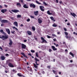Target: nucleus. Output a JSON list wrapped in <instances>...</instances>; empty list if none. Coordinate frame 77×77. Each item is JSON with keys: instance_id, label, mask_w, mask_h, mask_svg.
I'll return each mask as SVG.
<instances>
[{"instance_id": "obj_7", "label": "nucleus", "mask_w": 77, "mask_h": 77, "mask_svg": "<svg viewBox=\"0 0 77 77\" xmlns=\"http://www.w3.org/2000/svg\"><path fill=\"white\" fill-rule=\"evenodd\" d=\"M1 22L3 23H8V21L7 20H3L1 21Z\"/></svg>"}, {"instance_id": "obj_55", "label": "nucleus", "mask_w": 77, "mask_h": 77, "mask_svg": "<svg viewBox=\"0 0 77 77\" xmlns=\"http://www.w3.org/2000/svg\"><path fill=\"white\" fill-rule=\"evenodd\" d=\"M28 55L29 56H32V54H31L30 53L28 54Z\"/></svg>"}, {"instance_id": "obj_45", "label": "nucleus", "mask_w": 77, "mask_h": 77, "mask_svg": "<svg viewBox=\"0 0 77 77\" xmlns=\"http://www.w3.org/2000/svg\"><path fill=\"white\" fill-rule=\"evenodd\" d=\"M30 20L29 19H28L27 20V21H28V22H29V21H30Z\"/></svg>"}, {"instance_id": "obj_46", "label": "nucleus", "mask_w": 77, "mask_h": 77, "mask_svg": "<svg viewBox=\"0 0 77 77\" xmlns=\"http://www.w3.org/2000/svg\"><path fill=\"white\" fill-rule=\"evenodd\" d=\"M65 37L66 38V39H68V36L67 35H66Z\"/></svg>"}, {"instance_id": "obj_47", "label": "nucleus", "mask_w": 77, "mask_h": 77, "mask_svg": "<svg viewBox=\"0 0 77 77\" xmlns=\"http://www.w3.org/2000/svg\"><path fill=\"white\" fill-rule=\"evenodd\" d=\"M11 20H14V17H11Z\"/></svg>"}, {"instance_id": "obj_17", "label": "nucleus", "mask_w": 77, "mask_h": 77, "mask_svg": "<svg viewBox=\"0 0 77 77\" xmlns=\"http://www.w3.org/2000/svg\"><path fill=\"white\" fill-rule=\"evenodd\" d=\"M35 15L36 16L38 15V11H34V12Z\"/></svg>"}, {"instance_id": "obj_6", "label": "nucleus", "mask_w": 77, "mask_h": 77, "mask_svg": "<svg viewBox=\"0 0 77 77\" xmlns=\"http://www.w3.org/2000/svg\"><path fill=\"white\" fill-rule=\"evenodd\" d=\"M40 8L41 11H44V7L42 6H40Z\"/></svg>"}, {"instance_id": "obj_15", "label": "nucleus", "mask_w": 77, "mask_h": 77, "mask_svg": "<svg viewBox=\"0 0 77 77\" xmlns=\"http://www.w3.org/2000/svg\"><path fill=\"white\" fill-rule=\"evenodd\" d=\"M14 25H15L16 27H18V23L17 22H14Z\"/></svg>"}, {"instance_id": "obj_61", "label": "nucleus", "mask_w": 77, "mask_h": 77, "mask_svg": "<svg viewBox=\"0 0 77 77\" xmlns=\"http://www.w3.org/2000/svg\"><path fill=\"white\" fill-rule=\"evenodd\" d=\"M53 71L54 73H55V72H56V71H54V70H53Z\"/></svg>"}, {"instance_id": "obj_10", "label": "nucleus", "mask_w": 77, "mask_h": 77, "mask_svg": "<svg viewBox=\"0 0 77 77\" xmlns=\"http://www.w3.org/2000/svg\"><path fill=\"white\" fill-rule=\"evenodd\" d=\"M8 66H10V67H11V68H13L14 67V66L13 65V64H12V63H10L8 64Z\"/></svg>"}, {"instance_id": "obj_30", "label": "nucleus", "mask_w": 77, "mask_h": 77, "mask_svg": "<svg viewBox=\"0 0 77 77\" xmlns=\"http://www.w3.org/2000/svg\"><path fill=\"white\" fill-rule=\"evenodd\" d=\"M52 26L53 27H57V25H56L55 23H54Z\"/></svg>"}, {"instance_id": "obj_36", "label": "nucleus", "mask_w": 77, "mask_h": 77, "mask_svg": "<svg viewBox=\"0 0 77 77\" xmlns=\"http://www.w3.org/2000/svg\"><path fill=\"white\" fill-rule=\"evenodd\" d=\"M17 75L18 76H19V77H22V75H21L20 73H18Z\"/></svg>"}, {"instance_id": "obj_14", "label": "nucleus", "mask_w": 77, "mask_h": 77, "mask_svg": "<svg viewBox=\"0 0 77 77\" xmlns=\"http://www.w3.org/2000/svg\"><path fill=\"white\" fill-rule=\"evenodd\" d=\"M38 20L39 24H41V23H42V20H41V19H40V18H38Z\"/></svg>"}, {"instance_id": "obj_28", "label": "nucleus", "mask_w": 77, "mask_h": 77, "mask_svg": "<svg viewBox=\"0 0 77 77\" xmlns=\"http://www.w3.org/2000/svg\"><path fill=\"white\" fill-rule=\"evenodd\" d=\"M69 54L70 55H71V56H72L73 57H74V54H73L71 52H70Z\"/></svg>"}, {"instance_id": "obj_11", "label": "nucleus", "mask_w": 77, "mask_h": 77, "mask_svg": "<svg viewBox=\"0 0 77 77\" xmlns=\"http://www.w3.org/2000/svg\"><path fill=\"white\" fill-rule=\"evenodd\" d=\"M26 33L29 35H32V32L29 31H28L26 32Z\"/></svg>"}, {"instance_id": "obj_64", "label": "nucleus", "mask_w": 77, "mask_h": 77, "mask_svg": "<svg viewBox=\"0 0 77 77\" xmlns=\"http://www.w3.org/2000/svg\"><path fill=\"white\" fill-rule=\"evenodd\" d=\"M58 46H59V45L57 44L56 45V47H58Z\"/></svg>"}, {"instance_id": "obj_33", "label": "nucleus", "mask_w": 77, "mask_h": 77, "mask_svg": "<svg viewBox=\"0 0 77 77\" xmlns=\"http://www.w3.org/2000/svg\"><path fill=\"white\" fill-rule=\"evenodd\" d=\"M34 66L35 68H38V66H36V65L35 64H34Z\"/></svg>"}, {"instance_id": "obj_54", "label": "nucleus", "mask_w": 77, "mask_h": 77, "mask_svg": "<svg viewBox=\"0 0 77 77\" xmlns=\"http://www.w3.org/2000/svg\"><path fill=\"white\" fill-rule=\"evenodd\" d=\"M54 41H56V38H54L53 39Z\"/></svg>"}, {"instance_id": "obj_24", "label": "nucleus", "mask_w": 77, "mask_h": 77, "mask_svg": "<svg viewBox=\"0 0 77 77\" xmlns=\"http://www.w3.org/2000/svg\"><path fill=\"white\" fill-rule=\"evenodd\" d=\"M35 55L36 57H39V55H38V52H36V53H35Z\"/></svg>"}, {"instance_id": "obj_37", "label": "nucleus", "mask_w": 77, "mask_h": 77, "mask_svg": "<svg viewBox=\"0 0 77 77\" xmlns=\"http://www.w3.org/2000/svg\"><path fill=\"white\" fill-rule=\"evenodd\" d=\"M28 71H29L30 72H32V69L29 68L28 69Z\"/></svg>"}, {"instance_id": "obj_5", "label": "nucleus", "mask_w": 77, "mask_h": 77, "mask_svg": "<svg viewBox=\"0 0 77 77\" xmlns=\"http://www.w3.org/2000/svg\"><path fill=\"white\" fill-rule=\"evenodd\" d=\"M30 7L31 8H35L36 7V6L35 5L33 4L32 3L30 4Z\"/></svg>"}, {"instance_id": "obj_44", "label": "nucleus", "mask_w": 77, "mask_h": 77, "mask_svg": "<svg viewBox=\"0 0 77 77\" xmlns=\"http://www.w3.org/2000/svg\"><path fill=\"white\" fill-rule=\"evenodd\" d=\"M64 30H65V31H67V29H66V28H64Z\"/></svg>"}, {"instance_id": "obj_42", "label": "nucleus", "mask_w": 77, "mask_h": 77, "mask_svg": "<svg viewBox=\"0 0 77 77\" xmlns=\"http://www.w3.org/2000/svg\"><path fill=\"white\" fill-rule=\"evenodd\" d=\"M49 52H51V51H52V50L50 49H49L48 50Z\"/></svg>"}, {"instance_id": "obj_34", "label": "nucleus", "mask_w": 77, "mask_h": 77, "mask_svg": "<svg viewBox=\"0 0 77 77\" xmlns=\"http://www.w3.org/2000/svg\"><path fill=\"white\" fill-rule=\"evenodd\" d=\"M21 15H18L17 16V18H21Z\"/></svg>"}, {"instance_id": "obj_20", "label": "nucleus", "mask_w": 77, "mask_h": 77, "mask_svg": "<svg viewBox=\"0 0 77 77\" xmlns=\"http://www.w3.org/2000/svg\"><path fill=\"white\" fill-rule=\"evenodd\" d=\"M23 8L26 9H27V8H28V7L27 5L25 4L23 5Z\"/></svg>"}, {"instance_id": "obj_1", "label": "nucleus", "mask_w": 77, "mask_h": 77, "mask_svg": "<svg viewBox=\"0 0 77 77\" xmlns=\"http://www.w3.org/2000/svg\"><path fill=\"white\" fill-rule=\"evenodd\" d=\"M0 38L1 39H3V38H4V39H8V35H5V36L3 35L1 36L0 35Z\"/></svg>"}, {"instance_id": "obj_52", "label": "nucleus", "mask_w": 77, "mask_h": 77, "mask_svg": "<svg viewBox=\"0 0 77 77\" xmlns=\"http://www.w3.org/2000/svg\"><path fill=\"white\" fill-rule=\"evenodd\" d=\"M21 54H22V55H24V54L23 52H22L21 53Z\"/></svg>"}, {"instance_id": "obj_51", "label": "nucleus", "mask_w": 77, "mask_h": 77, "mask_svg": "<svg viewBox=\"0 0 77 77\" xmlns=\"http://www.w3.org/2000/svg\"><path fill=\"white\" fill-rule=\"evenodd\" d=\"M60 3V4H62L63 2H62V1H60L59 2Z\"/></svg>"}, {"instance_id": "obj_38", "label": "nucleus", "mask_w": 77, "mask_h": 77, "mask_svg": "<svg viewBox=\"0 0 77 77\" xmlns=\"http://www.w3.org/2000/svg\"><path fill=\"white\" fill-rule=\"evenodd\" d=\"M64 33H65L66 35H68V33L66 32H65Z\"/></svg>"}, {"instance_id": "obj_62", "label": "nucleus", "mask_w": 77, "mask_h": 77, "mask_svg": "<svg viewBox=\"0 0 77 77\" xmlns=\"http://www.w3.org/2000/svg\"><path fill=\"white\" fill-rule=\"evenodd\" d=\"M7 11V10L6 9H5V10H4V12H6V11Z\"/></svg>"}, {"instance_id": "obj_26", "label": "nucleus", "mask_w": 77, "mask_h": 77, "mask_svg": "<svg viewBox=\"0 0 77 77\" xmlns=\"http://www.w3.org/2000/svg\"><path fill=\"white\" fill-rule=\"evenodd\" d=\"M54 1L55 3H59V0H54Z\"/></svg>"}, {"instance_id": "obj_13", "label": "nucleus", "mask_w": 77, "mask_h": 77, "mask_svg": "<svg viewBox=\"0 0 77 77\" xmlns=\"http://www.w3.org/2000/svg\"><path fill=\"white\" fill-rule=\"evenodd\" d=\"M10 42L9 43V45H10L11 46L12 45V40L11 39H10Z\"/></svg>"}, {"instance_id": "obj_12", "label": "nucleus", "mask_w": 77, "mask_h": 77, "mask_svg": "<svg viewBox=\"0 0 77 77\" xmlns=\"http://www.w3.org/2000/svg\"><path fill=\"white\" fill-rule=\"evenodd\" d=\"M51 47L52 49H53V50H54V51H55L57 50V48H55V47H54V46H51Z\"/></svg>"}, {"instance_id": "obj_41", "label": "nucleus", "mask_w": 77, "mask_h": 77, "mask_svg": "<svg viewBox=\"0 0 77 77\" xmlns=\"http://www.w3.org/2000/svg\"><path fill=\"white\" fill-rule=\"evenodd\" d=\"M30 17L31 18H35V17L32 16H30Z\"/></svg>"}, {"instance_id": "obj_57", "label": "nucleus", "mask_w": 77, "mask_h": 77, "mask_svg": "<svg viewBox=\"0 0 77 77\" xmlns=\"http://www.w3.org/2000/svg\"><path fill=\"white\" fill-rule=\"evenodd\" d=\"M0 49H1V50H3V48H2V47H0Z\"/></svg>"}, {"instance_id": "obj_16", "label": "nucleus", "mask_w": 77, "mask_h": 77, "mask_svg": "<svg viewBox=\"0 0 77 77\" xmlns=\"http://www.w3.org/2000/svg\"><path fill=\"white\" fill-rule=\"evenodd\" d=\"M70 14H71V15H72V16H73V17H75V16H76L75 14L74 13H71Z\"/></svg>"}, {"instance_id": "obj_60", "label": "nucleus", "mask_w": 77, "mask_h": 77, "mask_svg": "<svg viewBox=\"0 0 77 77\" xmlns=\"http://www.w3.org/2000/svg\"><path fill=\"white\" fill-rule=\"evenodd\" d=\"M47 68H50V66H48L47 67Z\"/></svg>"}, {"instance_id": "obj_39", "label": "nucleus", "mask_w": 77, "mask_h": 77, "mask_svg": "<svg viewBox=\"0 0 77 77\" xmlns=\"http://www.w3.org/2000/svg\"><path fill=\"white\" fill-rule=\"evenodd\" d=\"M31 53H35V51L33 50H31Z\"/></svg>"}, {"instance_id": "obj_48", "label": "nucleus", "mask_w": 77, "mask_h": 77, "mask_svg": "<svg viewBox=\"0 0 77 77\" xmlns=\"http://www.w3.org/2000/svg\"><path fill=\"white\" fill-rule=\"evenodd\" d=\"M23 56H24V57H25L27 58V56L25 55V54H24V55H23Z\"/></svg>"}, {"instance_id": "obj_27", "label": "nucleus", "mask_w": 77, "mask_h": 77, "mask_svg": "<svg viewBox=\"0 0 77 77\" xmlns=\"http://www.w3.org/2000/svg\"><path fill=\"white\" fill-rule=\"evenodd\" d=\"M35 61H38V62L39 61V59H37L36 57L35 58Z\"/></svg>"}, {"instance_id": "obj_31", "label": "nucleus", "mask_w": 77, "mask_h": 77, "mask_svg": "<svg viewBox=\"0 0 77 77\" xmlns=\"http://www.w3.org/2000/svg\"><path fill=\"white\" fill-rule=\"evenodd\" d=\"M43 3V4H44V5H45V6H47V5H48V4H47V3H46V2H44Z\"/></svg>"}, {"instance_id": "obj_29", "label": "nucleus", "mask_w": 77, "mask_h": 77, "mask_svg": "<svg viewBox=\"0 0 77 77\" xmlns=\"http://www.w3.org/2000/svg\"><path fill=\"white\" fill-rule=\"evenodd\" d=\"M36 3L38 4V5H41V3L38 2V1H36Z\"/></svg>"}, {"instance_id": "obj_63", "label": "nucleus", "mask_w": 77, "mask_h": 77, "mask_svg": "<svg viewBox=\"0 0 77 77\" xmlns=\"http://www.w3.org/2000/svg\"><path fill=\"white\" fill-rule=\"evenodd\" d=\"M5 7H6V8H7V7H8V5H5Z\"/></svg>"}, {"instance_id": "obj_56", "label": "nucleus", "mask_w": 77, "mask_h": 77, "mask_svg": "<svg viewBox=\"0 0 77 77\" xmlns=\"http://www.w3.org/2000/svg\"><path fill=\"white\" fill-rule=\"evenodd\" d=\"M35 63L36 64V65H39V64L37 63V61L35 62Z\"/></svg>"}, {"instance_id": "obj_40", "label": "nucleus", "mask_w": 77, "mask_h": 77, "mask_svg": "<svg viewBox=\"0 0 77 77\" xmlns=\"http://www.w3.org/2000/svg\"><path fill=\"white\" fill-rule=\"evenodd\" d=\"M4 11V9L2 10H1L2 12V13H5V11Z\"/></svg>"}, {"instance_id": "obj_43", "label": "nucleus", "mask_w": 77, "mask_h": 77, "mask_svg": "<svg viewBox=\"0 0 77 77\" xmlns=\"http://www.w3.org/2000/svg\"><path fill=\"white\" fill-rule=\"evenodd\" d=\"M48 38H51V37L49 35H47Z\"/></svg>"}, {"instance_id": "obj_22", "label": "nucleus", "mask_w": 77, "mask_h": 77, "mask_svg": "<svg viewBox=\"0 0 77 77\" xmlns=\"http://www.w3.org/2000/svg\"><path fill=\"white\" fill-rule=\"evenodd\" d=\"M32 29L33 31H35V27L34 26H32Z\"/></svg>"}, {"instance_id": "obj_9", "label": "nucleus", "mask_w": 77, "mask_h": 77, "mask_svg": "<svg viewBox=\"0 0 77 77\" xmlns=\"http://www.w3.org/2000/svg\"><path fill=\"white\" fill-rule=\"evenodd\" d=\"M11 11L14 12V13H17V12H19V10H12Z\"/></svg>"}, {"instance_id": "obj_3", "label": "nucleus", "mask_w": 77, "mask_h": 77, "mask_svg": "<svg viewBox=\"0 0 77 77\" xmlns=\"http://www.w3.org/2000/svg\"><path fill=\"white\" fill-rule=\"evenodd\" d=\"M6 31L8 33V35H10L11 34V32L10 31V29H5Z\"/></svg>"}, {"instance_id": "obj_32", "label": "nucleus", "mask_w": 77, "mask_h": 77, "mask_svg": "<svg viewBox=\"0 0 77 77\" xmlns=\"http://www.w3.org/2000/svg\"><path fill=\"white\" fill-rule=\"evenodd\" d=\"M13 29H16V30H17V31H18V29L16 27L14 26L13 27Z\"/></svg>"}, {"instance_id": "obj_25", "label": "nucleus", "mask_w": 77, "mask_h": 77, "mask_svg": "<svg viewBox=\"0 0 77 77\" xmlns=\"http://www.w3.org/2000/svg\"><path fill=\"white\" fill-rule=\"evenodd\" d=\"M17 6H21V5L20 4V3H18L17 4Z\"/></svg>"}, {"instance_id": "obj_18", "label": "nucleus", "mask_w": 77, "mask_h": 77, "mask_svg": "<svg viewBox=\"0 0 77 77\" xmlns=\"http://www.w3.org/2000/svg\"><path fill=\"white\" fill-rule=\"evenodd\" d=\"M47 14H48V15H52V13H50V11L48 10L47 12Z\"/></svg>"}, {"instance_id": "obj_58", "label": "nucleus", "mask_w": 77, "mask_h": 77, "mask_svg": "<svg viewBox=\"0 0 77 77\" xmlns=\"http://www.w3.org/2000/svg\"><path fill=\"white\" fill-rule=\"evenodd\" d=\"M52 36H56V35H55V34H52Z\"/></svg>"}, {"instance_id": "obj_59", "label": "nucleus", "mask_w": 77, "mask_h": 77, "mask_svg": "<svg viewBox=\"0 0 77 77\" xmlns=\"http://www.w3.org/2000/svg\"><path fill=\"white\" fill-rule=\"evenodd\" d=\"M5 56H9V54H6L5 55Z\"/></svg>"}, {"instance_id": "obj_35", "label": "nucleus", "mask_w": 77, "mask_h": 77, "mask_svg": "<svg viewBox=\"0 0 77 77\" xmlns=\"http://www.w3.org/2000/svg\"><path fill=\"white\" fill-rule=\"evenodd\" d=\"M51 14H52V15H54L55 13L53 11H52Z\"/></svg>"}, {"instance_id": "obj_23", "label": "nucleus", "mask_w": 77, "mask_h": 77, "mask_svg": "<svg viewBox=\"0 0 77 77\" xmlns=\"http://www.w3.org/2000/svg\"><path fill=\"white\" fill-rule=\"evenodd\" d=\"M0 32L2 33L3 34H4L5 33V32H3V29H1L0 30Z\"/></svg>"}, {"instance_id": "obj_21", "label": "nucleus", "mask_w": 77, "mask_h": 77, "mask_svg": "<svg viewBox=\"0 0 77 77\" xmlns=\"http://www.w3.org/2000/svg\"><path fill=\"white\" fill-rule=\"evenodd\" d=\"M11 33H12V34H15V31H11Z\"/></svg>"}, {"instance_id": "obj_50", "label": "nucleus", "mask_w": 77, "mask_h": 77, "mask_svg": "<svg viewBox=\"0 0 77 77\" xmlns=\"http://www.w3.org/2000/svg\"><path fill=\"white\" fill-rule=\"evenodd\" d=\"M27 42V40H24V42Z\"/></svg>"}, {"instance_id": "obj_2", "label": "nucleus", "mask_w": 77, "mask_h": 77, "mask_svg": "<svg viewBox=\"0 0 77 77\" xmlns=\"http://www.w3.org/2000/svg\"><path fill=\"white\" fill-rule=\"evenodd\" d=\"M41 39L42 40V42H41V43L42 44L43 43V42L44 43H47V41L44 39V38L42 37H41Z\"/></svg>"}, {"instance_id": "obj_19", "label": "nucleus", "mask_w": 77, "mask_h": 77, "mask_svg": "<svg viewBox=\"0 0 77 77\" xmlns=\"http://www.w3.org/2000/svg\"><path fill=\"white\" fill-rule=\"evenodd\" d=\"M50 18L51 19V20H52L53 21H56V20H54V17H51Z\"/></svg>"}, {"instance_id": "obj_49", "label": "nucleus", "mask_w": 77, "mask_h": 77, "mask_svg": "<svg viewBox=\"0 0 77 77\" xmlns=\"http://www.w3.org/2000/svg\"><path fill=\"white\" fill-rule=\"evenodd\" d=\"M23 56H24V57H25L27 58V56L25 55V54H24V55H23Z\"/></svg>"}, {"instance_id": "obj_8", "label": "nucleus", "mask_w": 77, "mask_h": 77, "mask_svg": "<svg viewBox=\"0 0 77 77\" xmlns=\"http://www.w3.org/2000/svg\"><path fill=\"white\" fill-rule=\"evenodd\" d=\"M0 58L2 60H4L6 58L4 56L2 55L1 56Z\"/></svg>"}, {"instance_id": "obj_53", "label": "nucleus", "mask_w": 77, "mask_h": 77, "mask_svg": "<svg viewBox=\"0 0 77 77\" xmlns=\"http://www.w3.org/2000/svg\"><path fill=\"white\" fill-rule=\"evenodd\" d=\"M67 26H69L70 25V23H68L67 24Z\"/></svg>"}, {"instance_id": "obj_4", "label": "nucleus", "mask_w": 77, "mask_h": 77, "mask_svg": "<svg viewBox=\"0 0 77 77\" xmlns=\"http://www.w3.org/2000/svg\"><path fill=\"white\" fill-rule=\"evenodd\" d=\"M21 46L22 48L23 49H26V45L23 44H22Z\"/></svg>"}]
</instances>
